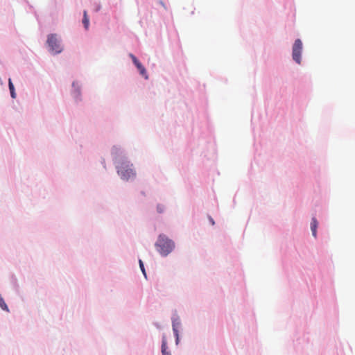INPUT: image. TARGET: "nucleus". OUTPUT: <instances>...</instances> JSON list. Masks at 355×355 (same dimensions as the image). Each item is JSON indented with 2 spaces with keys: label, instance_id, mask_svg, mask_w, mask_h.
Instances as JSON below:
<instances>
[{
  "label": "nucleus",
  "instance_id": "f257e3e1",
  "mask_svg": "<svg viewBox=\"0 0 355 355\" xmlns=\"http://www.w3.org/2000/svg\"><path fill=\"white\" fill-rule=\"evenodd\" d=\"M157 250L162 256H166L172 252L175 247L173 241L166 236L160 234L155 244Z\"/></svg>",
  "mask_w": 355,
  "mask_h": 355
},
{
  "label": "nucleus",
  "instance_id": "f03ea898",
  "mask_svg": "<svg viewBox=\"0 0 355 355\" xmlns=\"http://www.w3.org/2000/svg\"><path fill=\"white\" fill-rule=\"evenodd\" d=\"M132 164L122 162L117 166V173L123 180H128L135 176V173L132 168Z\"/></svg>",
  "mask_w": 355,
  "mask_h": 355
},
{
  "label": "nucleus",
  "instance_id": "7ed1b4c3",
  "mask_svg": "<svg viewBox=\"0 0 355 355\" xmlns=\"http://www.w3.org/2000/svg\"><path fill=\"white\" fill-rule=\"evenodd\" d=\"M302 51V42L300 39L295 40L293 46V59L297 63H301V54Z\"/></svg>",
  "mask_w": 355,
  "mask_h": 355
},
{
  "label": "nucleus",
  "instance_id": "20e7f679",
  "mask_svg": "<svg viewBox=\"0 0 355 355\" xmlns=\"http://www.w3.org/2000/svg\"><path fill=\"white\" fill-rule=\"evenodd\" d=\"M47 43L50 47V50L54 53H59L62 51V49L60 42L56 37V35L51 34L48 36Z\"/></svg>",
  "mask_w": 355,
  "mask_h": 355
},
{
  "label": "nucleus",
  "instance_id": "39448f33",
  "mask_svg": "<svg viewBox=\"0 0 355 355\" xmlns=\"http://www.w3.org/2000/svg\"><path fill=\"white\" fill-rule=\"evenodd\" d=\"M130 57L132 58L133 63L135 64L136 67L139 71L141 75H142L146 79H148V77L145 67L141 64V62L133 54L130 53Z\"/></svg>",
  "mask_w": 355,
  "mask_h": 355
},
{
  "label": "nucleus",
  "instance_id": "423d86ee",
  "mask_svg": "<svg viewBox=\"0 0 355 355\" xmlns=\"http://www.w3.org/2000/svg\"><path fill=\"white\" fill-rule=\"evenodd\" d=\"M317 227H318V221L315 217L312 218V221L311 223V230L312 232V234L314 237H316L317 234Z\"/></svg>",
  "mask_w": 355,
  "mask_h": 355
},
{
  "label": "nucleus",
  "instance_id": "0eeeda50",
  "mask_svg": "<svg viewBox=\"0 0 355 355\" xmlns=\"http://www.w3.org/2000/svg\"><path fill=\"white\" fill-rule=\"evenodd\" d=\"M83 24L85 29L87 30L89 28V18L87 17V12L86 10H84V12H83Z\"/></svg>",
  "mask_w": 355,
  "mask_h": 355
},
{
  "label": "nucleus",
  "instance_id": "6e6552de",
  "mask_svg": "<svg viewBox=\"0 0 355 355\" xmlns=\"http://www.w3.org/2000/svg\"><path fill=\"white\" fill-rule=\"evenodd\" d=\"M8 86H9V89L10 91V95H11L12 98H15L16 97V94L15 92L14 85L10 79H9V80H8Z\"/></svg>",
  "mask_w": 355,
  "mask_h": 355
},
{
  "label": "nucleus",
  "instance_id": "1a4fd4ad",
  "mask_svg": "<svg viewBox=\"0 0 355 355\" xmlns=\"http://www.w3.org/2000/svg\"><path fill=\"white\" fill-rule=\"evenodd\" d=\"M166 349H167L166 342V340H164L162 341V355H171V353L169 352H168Z\"/></svg>",
  "mask_w": 355,
  "mask_h": 355
},
{
  "label": "nucleus",
  "instance_id": "9d476101",
  "mask_svg": "<svg viewBox=\"0 0 355 355\" xmlns=\"http://www.w3.org/2000/svg\"><path fill=\"white\" fill-rule=\"evenodd\" d=\"M0 307L4 311H9L8 307L6 305V302H4V300L3 299V297H1V295H0Z\"/></svg>",
  "mask_w": 355,
  "mask_h": 355
},
{
  "label": "nucleus",
  "instance_id": "9b49d317",
  "mask_svg": "<svg viewBox=\"0 0 355 355\" xmlns=\"http://www.w3.org/2000/svg\"><path fill=\"white\" fill-rule=\"evenodd\" d=\"M139 267L142 271V273L144 274V277H146V270L144 268V263L141 259L139 260Z\"/></svg>",
  "mask_w": 355,
  "mask_h": 355
},
{
  "label": "nucleus",
  "instance_id": "f8f14e48",
  "mask_svg": "<svg viewBox=\"0 0 355 355\" xmlns=\"http://www.w3.org/2000/svg\"><path fill=\"white\" fill-rule=\"evenodd\" d=\"M173 329L174 334L176 336V340L178 342V331L177 329V324H175V322L173 323Z\"/></svg>",
  "mask_w": 355,
  "mask_h": 355
},
{
  "label": "nucleus",
  "instance_id": "ddd939ff",
  "mask_svg": "<svg viewBox=\"0 0 355 355\" xmlns=\"http://www.w3.org/2000/svg\"><path fill=\"white\" fill-rule=\"evenodd\" d=\"M157 210L159 213H162L164 210V207L162 205H158L157 206Z\"/></svg>",
  "mask_w": 355,
  "mask_h": 355
},
{
  "label": "nucleus",
  "instance_id": "4468645a",
  "mask_svg": "<svg viewBox=\"0 0 355 355\" xmlns=\"http://www.w3.org/2000/svg\"><path fill=\"white\" fill-rule=\"evenodd\" d=\"M209 221L211 222V225H214L215 224L214 220H213V218H211V217H209Z\"/></svg>",
  "mask_w": 355,
  "mask_h": 355
}]
</instances>
